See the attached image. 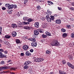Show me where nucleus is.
<instances>
[{
	"instance_id": "c756f323",
	"label": "nucleus",
	"mask_w": 74,
	"mask_h": 74,
	"mask_svg": "<svg viewBox=\"0 0 74 74\" xmlns=\"http://www.w3.org/2000/svg\"><path fill=\"white\" fill-rule=\"evenodd\" d=\"M28 19V17H24L23 18V19L24 21H27Z\"/></svg>"
},
{
	"instance_id": "c9c22d12",
	"label": "nucleus",
	"mask_w": 74,
	"mask_h": 74,
	"mask_svg": "<svg viewBox=\"0 0 74 74\" xmlns=\"http://www.w3.org/2000/svg\"><path fill=\"white\" fill-rule=\"evenodd\" d=\"M2 69H3V70H6L7 69V66H3L1 67Z\"/></svg>"
},
{
	"instance_id": "0e129e2a",
	"label": "nucleus",
	"mask_w": 74,
	"mask_h": 74,
	"mask_svg": "<svg viewBox=\"0 0 74 74\" xmlns=\"http://www.w3.org/2000/svg\"><path fill=\"white\" fill-rule=\"evenodd\" d=\"M4 73H7L8 72V71H3Z\"/></svg>"
},
{
	"instance_id": "412c9836",
	"label": "nucleus",
	"mask_w": 74,
	"mask_h": 74,
	"mask_svg": "<svg viewBox=\"0 0 74 74\" xmlns=\"http://www.w3.org/2000/svg\"><path fill=\"white\" fill-rule=\"evenodd\" d=\"M45 34H47V35L49 36H51V34L48 32H45Z\"/></svg>"
},
{
	"instance_id": "79ce46f5",
	"label": "nucleus",
	"mask_w": 74,
	"mask_h": 74,
	"mask_svg": "<svg viewBox=\"0 0 74 74\" xmlns=\"http://www.w3.org/2000/svg\"><path fill=\"white\" fill-rule=\"evenodd\" d=\"M24 4H25L28 1V0H24Z\"/></svg>"
},
{
	"instance_id": "338daca9",
	"label": "nucleus",
	"mask_w": 74,
	"mask_h": 74,
	"mask_svg": "<svg viewBox=\"0 0 74 74\" xmlns=\"http://www.w3.org/2000/svg\"><path fill=\"white\" fill-rule=\"evenodd\" d=\"M11 74H15V73L14 72H11L10 73Z\"/></svg>"
},
{
	"instance_id": "3c124183",
	"label": "nucleus",
	"mask_w": 74,
	"mask_h": 74,
	"mask_svg": "<svg viewBox=\"0 0 74 74\" xmlns=\"http://www.w3.org/2000/svg\"><path fill=\"white\" fill-rule=\"evenodd\" d=\"M69 59H72L73 58V57H72V56H69Z\"/></svg>"
},
{
	"instance_id": "1a4fd4ad",
	"label": "nucleus",
	"mask_w": 74,
	"mask_h": 74,
	"mask_svg": "<svg viewBox=\"0 0 74 74\" xmlns=\"http://www.w3.org/2000/svg\"><path fill=\"white\" fill-rule=\"evenodd\" d=\"M39 25V22H37L35 23V26L36 27H37L38 28L39 26L38 25Z\"/></svg>"
},
{
	"instance_id": "f3484780",
	"label": "nucleus",
	"mask_w": 74,
	"mask_h": 74,
	"mask_svg": "<svg viewBox=\"0 0 74 74\" xmlns=\"http://www.w3.org/2000/svg\"><path fill=\"white\" fill-rule=\"evenodd\" d=\"M16 42L17 44H21V43L20 40L18 39H16Z\"/></svg>"
},
{
	"instance_id": "39448f33",
	"label": "nucleus",
	"mask_w": 74,
	"mask_h": 74,
	"mask_svg": "<svg viewBox=\"0 0 74 74\" xmlns=\"http://www.w3.org/2000/svg\"><path fill=\"white\" fill-rule=\"evenodd\" d=\"M11 34H12V37H16V35L17 34H16V32L15 31H13L12 33Z\"/></svg>"
},
{
	"instance_id": "5fc2aeb1",
	"label": "nucleus",
	"mask_w": 74,
	"mask_h": 74,
	"mask_svg": "<svg viewBox=\"0 0 74 74\" xmlns=\"http://www.w3.org/2000/svg\"><path fill=\"white\" fill-rule=\"evenodd\" d=\"M21 56H23V55H24V53H21Z\"/></svg>"
},
{
	"instance_id": "f704fd0d",
	"label": "nucleus",
	"mask_w": 74,
	"mask_h": 74,
	"mask_svg": "<svg viewBox=\"0 0 74 74\" xmlns=\"http://www.w3.org/2000/svg\"><path fill=\"white\" fill-rule=\"evenodd\" d=\"M61 32L64 33L66 32V30L63 28H62L61 29Z\"/></svg>"
},
{
	"instance_id": "ea45409f",
	"label": "nucleus",
	"mask_w": 74,
	"mask_h": 74,
	"mask_svg": "<svg viewBox=\"0 0 74 74\" xmlns=\"http://www.w3.org/2000/svg\"><path fill=\"white\" fill-rule=\"evenodd\" d=\"M2 32V27H0V34H1Z\"/></svg>"
},
{
	"instance_id": "a878e982",
	"label": "nucleus",
	"mask_w": 74,
	"mask_h": 74,
	"mask_svg": "<svg viewBox=\"0 0 74 74\" xmlns=\"http://www.w3.org/2000/svg\"><path fill=\"white\" fill-rule=\"evenodd\" d=\"M29 66L27 65H25L24 67V69H29Z\"/></svg>"
},
{
	"instance_id": "09e8293b",
	"label": "nucleus",
	"mask_w": 74,
	"mask_h": 74,
	"mask_svg": "<svg viewBox=\"0 0 74 74\" xmlns=\"http://www.w3.org/2000/svg\"><path fill=\"white\" fill-rule=\"evenodd\" d=\"M58 8L59 10H60V11H61L62 10V8L61 7L60 8L59 7H58Z\"/></svg>"
},
{
	"instance_id": "72a5a7b5",
	"label": "nucleus",
	"mask_w": 74,
	"mask_h": 74,
	"mask_svg": "<svg viewBox=\"0 0 74 74\" xmlns=\"http://www.w3.org/2000/svg\"><path fill=\"white\" fill-rule=\"evenodd\" d=\"M37 8L38 11H39L40 10L41 8V7H40V6L38 5L37 6Z\"/></svg>"
},
{
	"instance_id": "774afa93",
	"label": "nucleus",
	"mask_w": 74,
	"mask_h": 74,
	"mask_svg": "<svg viewBox=\"0 0 74 74\" xmlns=\"http://www.w3.org/2000/svg\"><path fill=\"white\" fill-rule=\"evenodd\" d=\"M49 74H54L53 72H51Z\"/></svg>"
},
{
	"instance_id": "e2e57ef3",
	"label": "nucleus",
	"mask_w": 74,
	"mask_h": 74,
	"mask_svg": "<svg viewBox=\"0 0 74 74\" xmlns=\"http://www.w3.org/2000/svg\"><path fill=\"white\" fill-rule=\"evenodd\" d=\"M28 40L29 41H32V38H29L28 39Z\"/></svg>"
},
{
	"instance_id": "f257e3e1",
	"label": "nucleus",
	"mask_w": 74,
	"mask_h": 74,
	"mask_svg": "<svg viewBox=\"0 0 74 74\" xmlns=\"http://www.w3.org/2000/svg\"><path fill=\"white\" fill-rule=\"evenodd\" d=\"M51 45H53V46H59L60 45V44L59 42H58V41L56 40H53V41L51 43Z\"/></svg>"
},
{
	"instance_id": "e433bc0d",
	"label": "nucleus",
	"mask_w": 74,
	"mask_h": 74,
	"mask_svg": "<svg viewBox=\"0 0 74 74\" xmlns=\"http://www.w3.org/2000/svg\"><path fill=\"white\" fill-rule=\"evenodd\" d=\"M17 69V68H11V70H16V69Z\"/></svg>"
},
{
	"instance_id": "c85d7f7f",
	"label": "nucleus",
	"mask_w": 74,
	"mask_h": 74,
	"mask_svg": "<svg viewBox=\"0 0 74 74\" xmlns=\"http://www.w3.org/2000/svg\"><path fill=\"white\" fill-rule=\"evenodd\" d=\"M62 62L63 64H65L66 63V61L64 60H62Z\"/></svg>"
},
{
	"instance_id": "58836bf2",
	"label": "nucleus",
	"mask_w": 74,
	"mask_h": 74,
	"mask_svg": "<svg viewBox=\"0 0 74 74\" xmlns=\"http://www.w3.org/2000/svg\"><path fill=\"white\" fill-rule=\"evenodd\" d=\"M5 57H6V56L4 54H2V55L1 56V58H5Z\"/></svg>"
},
{
	"instance_id": "4be33fe9",
	"label": "nucleus",
	"mask_w": 74,
	"mask_h": 74,
	"mask_svg": "<svg viewBox=\"0 0 74 74\" xmlns=\"http://www.w3.org/2000/svg\"><path fill=\"white\" fill-rule=\"evenodd\" d=\"M45 34H47V35L49 36H51V34L48 32H45Z\"/></svg>"
},
{
	"instance_id": "49530a36",
	"label": "nucleus",
	"mask_w": 74,
	"mask_h": 74,
	"mask_svg": "<svg viewBox=\"0 0 74 74\" xmlns=\"http://www.w3.org/2000/svg\"><path fill=\"white\" fill-rule=\"evenodd\" d=\"M4 63H5V62H4V61H2L1 62V64H4Z\"/></svg>"
},
{
	"instance_id": "a19ab883",
	"label": "nucleus",
	"mask_w": 74,
	"mask_h": 74,
	"mask_svg": "<svg viewBox=\"0 0 74 74\" xmlns=\"http://www.w3.org/2000/svg\"><path fill=\"white\" fill-rule=\"evenodd\" d=\"M9 5L10 4L7 3L5 4V6L6 7H8H8H9Z\"/></svg>"
},
{
	"instance_id": "ddd939ff",
	"label": "nucleus",
	"mask_w": 74,
	"mask_h": 74,
	"mask_svg": "<svg viewBox=\"0 0 74 74\" xmlns=\"http://www.w3.org/2000/svg\"><path fill=\"white\" fill-rule=\"evenodd\" d=\"M24 29H26V30H30L31 28L30 27H29V26H26L24 27Z\"/></svg>"
},
{
	"instance_id": "de8ad7c7",
	"label": "nucleus",
	"mask_w": 74,
	"mask_h": 74,
	"mask_svg": "<svg viewBox=\"0 0 74 74\" xmlns=\"http://www.w3.org/2000/svg\"><path fill=\"white\" fill-rule=\"evenodd\" d=\"M46 52L47 54H48V53H49L50 52L49 51L47 50L46 51Z\"/></svg>"
},
{
	"instance_id": "dca6fc26",
	"label": "nucleus",
	"mask_w": 74,
	"mask_h": 74,
	"mask_svg": "<svg viewBox=\"0 0 74 74\" xmlns=\"http://www.w3.org/2000/svg\"><path fill=\"white\" fill-rule=\"evenodd\" d=\"M23 25H29V24H30V23H29V22H26L25 21L23 22Z\"/></svg>"
},
{
	"instance_id": "393cba45",
	"label": "nucleus",
	"mask_w": 74,
	"mask_h": 74,
	"mask_svg": "<svg viewBox=\"0 0 74 74\" xmlns=\"http://www.w3.org/2000/svg\"><path fill=\"white\" fill-rule=\"evenodd\" d=\"M27 21L29 22H31L33 21V19L31 18H29L28 19Z\"/></svg>"
},
{
	"instance_id": "052dcab7",
	"label": "nucleus",
	"mask_w": 74,
	"mask_h": 74,
	"mask_svg": "<svg viewBox=\"0 0 74 74\" xmlns=\"http://www.w3.org/2000/svg\"><path fill=\"white\" fill-rule=\"evenodd\" d=\"M6 67L7 69H10V66H7Z\"/></svg>"
},
{
	"instance_id": "6e6d98bb",
	"label": "nucleus",
	"mask_w": 74,
	"mask_h": 74,
	"mask_svg": "<svg viewBox=\"0 0 74 74\" xmlns=\"http://www.w3.org/2000/svg\"><path fill=\"white\" fill-rule=\"evenodd\" d=\"M30 52H33L34 51H33V49H31V50H30Z\"/></svg>"
},
{
	"instance_id": "cd10ccee",
	"label": "nucleus",
	"mask_w": 74,
	"mask_h": 74,
	"mask_svg": "<svg viewBox=\"0 0 74 74\" xmlns=\"http://www.w3.org/2000/svg\"><path fill=\"white\" fill-rule=\"evenodd\" d=\"M66 27H67V28L69 29H71V25H66Z\"/></svg>"
},
{
	"instance_id": "8fccbe9b",
	"label": "nucleus",
	"mask_w": 74,
	"mask_h": 74,
	"mask_svg": "<svg viewBox=\"0 0 74 74\" xmlns=\"http://www.w3.org/2000/svg\"><path fill=\"white\" fill-rule=\"evenodd\" d=\"M0 52H3L4 50L2 49H0Z\"/></svg>"
},
{
	"instance_id": "f03ea898",
	"label": "nucleus",
	"mask_w": 74,
	"mask_h": 74,
	"mask_svg": "<svg viewBox=\"0 0 74 74\" xmlns=\"http://www.w3.org/2000/svg\"><path fill=\"white\" fill-rule=\"evenodd\" d=\"M67 64L69 67H71L72 69H74V66L71 63L69 62H67Z\"/></svg>"
},
{
	"instance_id": "2eb2a0df",
	"label": "nucleus",
	"mask_w": 74,
	"mask_h": 74,
	"mask_svg": "<svg viewBox=\"0 0 74 74\" xmlns=\"http://www.w3.org/2000/svg\"><path fill=\"white\" fill-rule=\"evenodd\" d=\"M59 73L60 74H67L66 72L60 70L59 71Z\"/></svg>"
},
{
	"instance_id": "7ed1b4c3",
	"label": "nucleus",
	"mask_w": 74,
	"mask_h": 74,
	"mask_svg": "<svg viewBox=\"0 0 74 74\" xmlns=\"http://www.w3.org/2000/svg\"><path fill=\"white\" fill-rule=\"evenodd\" d=\"M46 18L47 19V21L49 22H51V18L49 17V16L47 15L46 16Z\"/></svg>"
},
{
	"instance_id": "680f3d73",
	"label": "nucleus",
	"mask_w": 74,
	"mask_h": 74,
	"mask_svg": "<svg viewBox=\"0 0 74 74\" xmlns=\"http://www.w3.org/2000/svg\"><path fill=\"white\" fill-rule=\"evenodd\" d=\"M71 4L72 5H73V6H74V2H72Z\"/></svg>"
},
{
	"instance_id": "20e7f679",
	"label": "nucleus",
	"mask_w": 74,
	"mask_h": 74,
	"mask_svg": "<svg viewBox=\"0 0 74 74\" xmlns=\"http://www.w3.org/2000/svg\"><path fill=\"white\" fill-rule=\"evenodd\" d=\"M23 48L24 50L26 51L27 50V49H28L29 48V46L27 45H24L23 46Z\"/></svg>"
},
{
	"instance_id": "69168bd1",
	"label": "nucleus",
	"mask_w": 74,
	"mask_h": 74,
	"mask_svg": "<svg viewBox=\"0 0 74 74\" xmlns=\"http://www.w3.org/2000/svg\"><path fill=\"white\" fill-rule=\"evenodd\" d=\"M2 71V68L1 67L0 68V71Z\"/></svg>"
},
{
	"instance_id": "7c9ffc66",
	"label": "nucleus",
	"mask_w": 74,
	"mask_h": 74,
	"mask_svg": "<svg viewBox=\"0 0 74 74\" xmlns=\"http://www.w3.org/2000/svg\"><path fill=\"white\" fill-rule=\"evenodd\" d=\"M36 39L35 38H32L31 41L33 42H35L36 41Z\"/></svg>"
},
{
	"instance_id": "37998d69",
	"label": "nucleus",
	"mask_w": 74,
	"mask_h": 74,
	"mask_svg": "<svg viewBox=\"0 0 74 74\" xmlns=\"http://www.w3.org/2000/svg\"><path fill=\"white\" fill-rule=\"evenodd\" d=\"M34 61H35L36 62H38V60H37V59L36 58H34Z\"/></svg>"
},
{
	"instance_id": "b1692460",
	"label": "nucleus",
	"mask_w": 74,
	"mask_h": 74,
	"mask_svg": "<svg viewBox=\"0 0 74 74\" xmlns=\"http://www.w3.org/2000/svg\"><path fill=\"white\" fill-rule=\"evenodd\" d=\"M51 18V20L53 21L55 19V17L53 16H50Z\"/></svg>"
},
{
	"instance_id": "f8f14e48",
	"label": "nucleus",
	"mask_w": 74,
	"mask_h": 74,
	"mask_svg": "<svg viewBox=\"0 0 74 74\" xmlns=\"http://www.w3.org/2000/svg\"><path fill=\"white\" fill-rule=\"evenodd\" d=\"M30 63H31L30 61H27L25 62L24 63V65H27V66L28 64H30Z\"/></svg>"
},
{
	"instance_id": "2f4dec72",
	"label": "nucleus",
	"mask_w": 74,
	"mask_h": 74,
	"mask_svg": "<svg viewBox=\"0 0 74 74\" xmlns=\"http://www.w3.org/2000/svg\"><path fill=\"white\" fill-rule=\"evenodd\" d=\"M38 31L40 33H42L43 32V30H42V29H39Z\"/></svg>"
},
{
	"instance_id": "bb28decb",
	"label": "nucleus",
	"mask_w": 74,
	"mask_h": 74,
	"mask_svg": "<svg viewBox=\"0 0 74 74\" xmlns=\"http://www.w3.org/2000/svg\"><path fill=\"white\" fill-rule=\"evenodd\" d=\"M5 37L6 38H11V36L10 35H7L5 36Z\"/></svg>"
},
{
	"instance_id": "423d86ee",
	"label": "nucleus",
	"mask_w": 74,
	"mask_h": 74,
	"mask_svg": "<svg viewBox=\"0 0 74 74\" xmlns=\"http://www.w3.org/2000/svg\"><path fill=\"white\" fill-rule=\"evenodd\" d=\"M31 45L32 47H36L37 45V43L35 42H34L31 43Z\"/></svg>"
},
{
	"instance_id": "6ab92c4d",
	"label": "nucleus",
	"mask_w": 74,
	"mask_h": 74,
	"mask_svg": "<svg viewBox=\"0 0 74 74\" xmlns=\"http://www.w3.org/2000/svg\"><path fill=\"white\" fill-rule=\"evenodd\" d=\"M51 12L47 10V15H51Z\"/></svg>"
},
{
	"instance_id": "9d476101",
	"label": "nucleus",
	"mask_w": 74,
	"mask_h": 74,
	"mask_svg": "<svg viewBox=\"0 0 74 74\" xmlns=\"http://www.w3.org/2000/svg\"><path fill=\"white\" fill-rule=\"evenodd\" d=\"M12 27L13 28H16L17 27V25L13 23L12 24Z\"/></svg>"
},
{
	"instance_id": "6e6552de",
	"label": "nucleus",
	"mask_w": 74,
	"mask_h": 74,
	"mask_svg": "<svg viewBox=\"0 0 74 74\" xmlns=\"http://www.w3.org/2000/svg\"><path fill=\"white\" fill-rule=\"evenodd\" d=\"M34 34L35 35H36V36H37L38 34H39V33L38 32V31H37V30H35L34 32Z\"/></svg>"
},
{
	"instance_id": "a18cd8bd",
	"label": "nucleus",
	"mask_w": 74,
	"mask_h": 74,
	"mask_svg": "<svg viewBox=\"0 0 74 74\" xmlns=\"http://www.w3.org/2000/svg\"><path fill=\"white\" fill-rule=\"evenodd\" d=\"M20 12H18L17 13L16 15L18 16H20Z\"/></svg>"
},
{
	"instance_id": "5701e85b",
	"label": "nucleus",
	"mask_w": 74,
	"mask_h": 74,
	"mask_svg": "<svg viewBox=\"0 0 74 74\" xmlns=\"http://www.w3.org/2000/svg\"><path fill=\"white\" fill-rule=\"evenodd\" d=\"M67 36V34L66 33H64L62 35V36L64 38V37H66Z\"/></svg>"
},
{
	"instance_id": "aec40b11",
	"label": "nucleus",
	"mask_w": 74,
	"mask_h": 74,
	"mask_svg": "<svg viewBox=\"0 0 74 74\" xmlns=\"http://www.w3.org/2000/svg\"><path fill=\"white\" fill-rule=\"evenodd\" d=\"M17 23L18 25H23V22L21 23V22L19 21L17 22Z\"/></svg>"
},
{
	"instance_id": "4d7b16f0",
	"label": "nucleus",
	"mask_w": 74,
	"mask_h": 74,
	"mask_svg": "<svg viewBox=\"0 0 74 74\" xmlns=\"http://www.w3.org/2000/svg\"><path fill=\"white\" fill-rule=\"evenodd\" d=\"M3 53L2 52H0V58H1V56L2 55Z\"/></svg>"
},
{
	"instance_id": "4468645a",
	"label": "nucleus",
	"mask_w": 74,
	"mask_h": 74,
	"mask_svg": "<svg viewBox=\"0 0 74 74\" xmlns=\"http://www.w3.org/2000/svg\"><path fill=\"white\" fill-rule=\"evenodd\" d=\"M8 8L9 9H12L13 8H14V5H13V4H12L11 5L9 4Z\"/></svg>"
},
{
	"instance_id": "c03bdc74",
	"label": "nucleus",
	"mask_w": 74,
	"mask_h": 74,
	"mask_svg": "<svg viewBox=\"0 0 74 74\" xmlns=\"http://www.w3.org/2000/svg\"><path fill=\"white\" fill-rule=\"evenodd\" d=\"M13 8H17V5H13Z\"/></svg>"
},
{
	"instance_id": "a211bd4d",
	"label": "nucleus",
	"mask_w": 74,
	"mask_h": 74,
	"mask_svg": "<svg viewBox=\"0 0 74 74\" xmlns=\"http://www.w3.org/2000/svg\"><path fill=\"white\" fill-rule=\"evenodd\" d=\"M44 59L42 58H38V62H41L44 60Z\"/></svg>"
},
{
	"instance_id": "13d9d810",
	"label": "nucleus",
	"mask_w": 74,
	"mask_h": 74,
	"mask_svg": "<svg viewBox=\"0 0 74 74\" xmlns=\"http://www.w3.org/2000/svg\"><path fill=\"white\" fill-rule=\"evenodd\" d=\"M70 10H72V11H73V10H74V9L73 8H70Z\"/></svg>"
},
{
	"instance_id": "0eeeda50",
	"label": "nucleus",
	"mask_w": 74,
	"mask_h": 74,
	"mask_svg": "<svg viewBox=\"0 0 74 74\" xmlns=\"http://www.w3.org/2000/svg\"><path fill=\"white\" fill-rule=\"evenodd\" d=\"M55 22L57 24H60L61 23V20L60 19H57L56 20Z\"/></svg>"
},
{
	"instance_id": "603ef678",
	"label": "nucleus",
	"mask_w": 74,
	"mask_h": 74,
	"mask_svg": "<svg viewBox=\"0 0 74 74\" xmlns=\"http://www.w3.org/2000/svg\"><path fill=\"white\" fill-rule=\"evenodd\" d=\"M4 53H5V54H7V53H8V51H4Z\"/></svg>"
},
{
	"instance_id": "4c0bfd02",
	"label": "nucleus",
	"mask_w": 74,
	"mask_h": 74,
	"mask_svg": "<svg viewBox=\"0 0 74 74\" xmlns=\"http://www.w3.org/2000/svg\"><path fill=\"white\" fill-rule=\"evenodd\" d=\"M71 37L72 38H74V33H72L71 34Z\"/></svg>"
},
{
	"instance_id": "bf43d9fd",
	"label": "nucleus",
	"mask_w": 74,
	"mask_h": 74,
	"mask_svg": "<svg viewBox=\"0 0 74 74\" xmlns=\"http://www.w3.org/2000/svg\"><path fill=\"white\" fill-rule=\"evenodd\" d=\"M11 62V60H9L7 62V63H10V62Z\"/></svg>"
},
{
	"instance_id": "473e14b6",
	"label": "nucleus",
	"mask_w": 74,
	"mask_h": 74,
	"mask_svg": "<svg viewBox=\"0 0 74 74\" xmlns=\"http://www.w3.org/2000/svg\"><path fill=\"white\" fill-rule=\"evenodd\" d=\"M42 36L43 38H46V37H47V35L43 34L42 35Z\"/></svg>"
},
{
	"instance_id": "9b49d317",
	"label": "nucleus",
	"mask_w": 74,
	"mask_h": 74,
	"mask_svg": "<svg viewBox=\"0 0 74 74\" xmlns=\"http://www.w3.org/2000/svg\"><path fill=\"white\" fill-rule=\"evenodd\" d=\"M25 54H26L27 56H31V53L28 51H26Z\"/></svg>"
},
{
	"instance_id": "864d4df0",
	"label": "nucleus",
	"mask_w": 74,
	"mask_h": 74,
	"mask_svg": "<svg viewBox=\"0 0 74 74\" xmlns=\"http://www.w3.org/2000/svg\"><path fill=\"white\" fill-rule=\"evenodd\" d=\"M6 9V8H5L3 7L2 8V10H5Z\"/></svg>"
}]
</instances>
